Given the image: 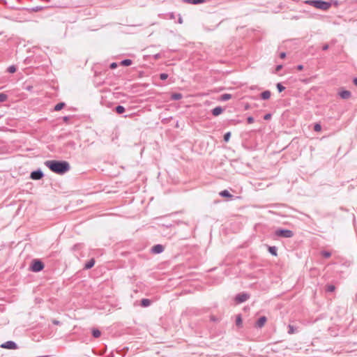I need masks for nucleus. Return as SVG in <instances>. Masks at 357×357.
I'll use <instances>...</instances> for the list:
<instances>
[{
  "label": "nucleus",
  "instance_id": "f257e3e1",
  "mask_svg": "<svg viewBox=\"0 0 357 357\" xmlns=\"http://www.w3.org/2000/svg\"><path fill=\"white\" fill-rule=\"evenodd\" d=\"M44 164L52 172L59 175L66 174L70 169L69 162L66 160H46Z\"/></svg>",
  "mask_w": 357,
  "mask_h": 357
},
{
  "label": "nucleus",
  "instance_id": "f03ea898",
  "mask_svg": "<svg viewBox=\"0 0 357 357\" xmlns=\"http://www.w3.org/2000/svg\"><path fill=\"white\" fill-rule=\"evenodd\" d=\"M306 3L310 6H314L316 8L322 10H327L331 6V2L325 1L323 0H308L306 1Z\"/></svg>",
  "mask_w": 357,
  "mask_h": 357
},
{
  "label": "nucleus",
  "instance_id": "7ed1b4c3",
  "mask_svg": "<svg viewBox=\"0 0 357 357\" xmlns=\"http://www.w3.org/2000/svg\"><path fill=\"white\" fill-rule=\"evenodd\" d=\"M44 263L38 259H33L30 266V271L34 273H38L44 268Z\"/></svg>",
  "mask_w": 357,
  "mask_h": 357
},
{
  "label": "nucleus",
  "instance_id": "20e7f679",
  "mask_svg": "<svg viewBox=\"0 0 357 357\" xmlns=\"http://www.w3.org/2000/svg\"><path fill=\"white\" fill-rule=\"evenodd\" d=\"M275 234L277 236L282 238H291L294 236V232L287 229H278Z\"/></svg>",
  "mask_w": 357,
  "mask_h": 357
},
{
  "label": "nucleus",
  "instance_id": "39448f33",
  "mask_svg": "<svg viewBox=\"0 0 357 357\" xmlns=\"http://www.w3.org/2000/svg\"><path fill=\"white\" fill-rule=\"evenodd\" d=\"M44 177V174L40 169H38L31 172L30 178L32 180H40Z\"/></svg>",
  "mask_w": 357,
  "mask_h": 357
},
{
  "label": "nucleus",
  "instance_id": "423d86ee",
  "mask_svg": "<svg viewBox=\"0 0 357 357\" xmlns=\"http://www.w3.org/2000/svg\"><path fill=\"white\" fill-rule=\"evenodd\" d=\"M250 298V294L248 293H240L236 295L235 301L237 303H242L246 301Z\"/></svg>",
  "mask_w": 357,
  "mask_h": 357
},
{
  "label": "nucleus",
  "instance_id": "0eeeda50",
  "mask_svg": "<svg viewBox=\"0 0 357 357\" xmlns=\"http://www.w3.org/2000/svg\"><path fill=\"white\" fill-rule=\"evenodd\" d=\"M1 348L7 349H16L18 348L17 344L11 340L7 341L1 345Z\"/></svg>",
  "mask_w": 357,
  "mask_h": 357
},
{
  "label": "nucleus",
  "instance_id": "6e6552de",
  "mask_svg": "<svg viewBox=\"0 0 357 357\" xmlns=\"http://www.w3.org/2000/svg\"><path fill=\"white\" fill-rule=\"evenodd\" d=\"M164 251V246L161 244H156L151 248V252L153 254H160Z\"/></svg>",
  "mask_w": 357,
  "mask_h": 357
},
{
  "label": "nucleus",
  "instance_id": "1a4fd4ad",
  "mask_svg": "<svg viewBox=\"0 0 357 357\" xmlns=\"http://www.w3.org/2000/svg\"><path fill=\"white\" fill-rule=\"evenodd\" d=\"M266 321H267V318L265 316H261L257 319V321L255 324V326L257 328H261L264 326Z\"/></svg>",
  "mask_w": 357,
  "mask_h": 357
},
{
  "label": "nucleus",
  "instance_id": "9d476101",
  "mask_svg": "<svg viewBox=\"0 0 357 357\" xmlns=\"http://www.w3.org/2000/svg\"><path fill=\"white\" fill-rule=\"evenodd\" d=\"M223 111L224 109L222 107L218 106L211 110V113L214 116H218L220 114H221L223 112Z\"/></svg>",
  "mask_w": 357,
  "mask_h": 357
},
{
  "label": "nucleus",
  "instance_id": "9b49d317",
  "mask_svg": "<svg viewBox=\"0 0 357 357\" xmlns=\"http://www.w3.org/2000/svg\"><path fill=\"white\" fill-rule=\"evenodd\" d=\"M339 96L341 97V98L346 100L351 97V93L349 91L342 90L339 93Z\"/></svg>",
  "mask_w": 357,
  "mask_h": 357
},
{
  "label": "nucleus",
  "instance_id": "f8f14e48",
  "mask_svg": "<svg viewBox=\"0 0 357 357\" xmlns=\"http://www.w3.org/2000/svg\"><path fill=\"white\" fill-rule=\"evenodd\" d=\"M183 1L188 4L198 5L204 3L206 0H183Z\"/></svg>",
  "mask_w": 357,
  "mask_h": 357
},
{
  "label": "nucleus",
  "instance_id": "ddd939ff",
  "mask_svg": "<svg viewBox=\"0 0 357 357\" xmlns=\"http://www.w3.org/2000/svg\"><path fill=\"white\" fill-rule=\"evenodd\" d=\"M151 304V301L148 298H142L140 301V305L143 307H147Z\"/></svg>",
  "mask_w": 357,
  "mask_h": 357
},
{
  "label": "nucleus",
  "instance_id": "4468645a",
  "mask_svg": "<svg viewBox=\"0 0 357 357\" xmlns=\"http://www.w3.org/2000/svg\"><path fill=\"white\" fill-rule=\"evenodd\" d=\"M271 95V91L268 90H266V91H263L262 93H261L260 97L262 100H268L270 98Z\"/></svg>",
  "mask_w": 357,
  "mask_h": 357
},
{
  "label": "nucleus",
  "instance_id": "2eb2a0df",
  "mask_svg": "<svg viewBox=\"0 0 357 357\" xmlns=\"http://www.w3.org/2000/svg\"><path fill=\"white\" fill-rule=\"evenodd\" d=\"M219 195H220V196H221L222 197L230 198V199L234 197L227 190H224L220 191Z\"/></svg>",
  "mask_w": 357,
  "mask_h": 357
},
{
  "label": "nucleus",
  "instance_id": "dca6fc26",
  "mask_svg": "<svg viewBox=\"0 0 357 357\" xmlns=\"http://www.w3.org/2000/svg\"><path fill=\"white\" fill-rule=\"evenodd\" d=\"M268 250L273 256L278 255V248L276 246H268Z\"/></svg>",
  "mask_w": 357,
  "mask_h": 357
},
{
  "label": "nucleus",
  "instance_id": "f3484780",
  "mask_svg": "<svg viewBox=\"0 0 357 357\" xmlns=\"http://www.w3.org/2000/svg\"><path fill=\"white\" fill-rule=\"evenodd\" d=\"M95 259L93 258L91 259L90 260H89L84 265V268L85 269H90L91 268L94 264H95Z\"/></svg>",
  "mask_w": 357,
  "mask_h": 357
},
{
  "label": "nucleus",
  "instance_id": "a211bd4d",
  "mask_svg": "<svg viewBox=\"0 0 357 357\" xmlns=\"http://www.w3.org/2000/svg\"><path fill=\"white\" fill-rule=\"evenodd\" d=\"M183 98V95L180 93H173L171 95V99L173 100H178Z\"/></svg>",
  "mask_w": 357,
  "mask_h": 357
},
{
  "label": "nucleus",
  "instance_id": "6ab92c4d",
  "mask_svg": "<svg viewBox=\"0 0 357 357\" xmlns=\"http://www.w3.org/2000/svg\"><path fill=\"white\" fill-rule=\"evenodd\" d=\"M114 111L118 114H122L123 113L125 112L126 111V109L122 105H117L116 107H115L114 108Z\"/></svg>",
  "mask_w": 357,
  "mask_h": 357
},
{
  "label": "nucleus",
  "instance_id": "aec40b11",
  "mask_svg": "<svg viewBox=\"0 0 357 357\" xmlns=\"http://www.w3.org/2000/svg\"><path fill=\"white\" fill-rule=\"evenodd\" d=\"M132 61L129 59H123L120 62V65L123 66H130V65H132Z\"/></svg>",
  "mask_w": 357,
  "mask_h": 357
},
{
  "label": "nucleus",
  "instance_id": "412c9836",
  "mask_svg": "<svg viewBox=\"0 0 357 357\" xmlns=\"http://www.w3.org/2000/svg\"><path fill=\"white\" fill-rule=\"evenodd\" d=\"M231 98V95L229 93H224L220 96V100L221 101H227Z\"/></svg>",
  "mask_w": 357,
  "mask_h": 357
},
{
  "label": "nucleus",
  "instance_id": "4be33fe9",
  "mask_svg": "<svg viewBox=\"0 0 357 357\" xmlns=\"http://www.w3.org/2000/svg\"><path fill=\"white\" fill-rule=\"evenodd\" d=\"M66 104L63 102H60L54 106V111H60L65 107Z\"/></svg>",
  "mask_w": 357,
  "mask_h": 357
},
{
  "label": "nucleus",
  "instance_id": "5701e85b",
  "mask_svg": "<svg viewBox=\"0 0 357 357\" xmlns=\"http://www.w3.org/2000/svg\"><path fill=\"white\" fill-rule=\"evenodd\" d=\"M100 335H101V333H100V331L98 329L93 328L92 330V335H93V337L98 338V337H99L100 336Z\"/></svg>",
  "mask_w": 357,
  "mask_h": 357
},
{
  "label": "nucleus",
  "instance_id": "b1692460",
  "mask_svg": "<svg viewBox=\"0 0 357 357\" xmlns=\"http://www.w3.org/2000/svg\"><path fill=\"white\" fill-rule=\"evenodd\" d=\"M7 71L9 73H14L17 71V68L14 65H12V66H10L8 68H7Z\"/></svg>",
  "mask_w": 357,
  "mask_h": 357
},
{
  "label": "nucleus",
  "instance_id": "393cba45",
  "mask_svg": "<svg viewBox=\"0 0 357 357\" xmlns=\"http://www.w3.org/2000/svg\"><path fill=\"white\" fill-rule=\"evenodd\" d=\"M236 324L237 326H241L242 324V317L241 314L237 315L236 319Z\"/></svg>",
  "mask_w": 357,
  "mask_h": 357
},
{
  "label": "nucleus",
  "instance_id": "a878e982",
  "mask_svg": "<svg viewBox=\"0 0 357 357\" xmlns=\"http://www.w3.org/2000/svg\"><path fill=\"white\" fill-rule=\"evenodd\" d=\"M321 255L324 258H329L331 256V253L329 251L326 250L321 251Z\"/></svg>",
  "mask_w": 357,
  "mask_h": 357
},
{
  "label": "nucleus",
  "instance_id": "bb28decb",
  "mask_svg": "<svg viewBox=\"0 0 357 357\" xmlns=\"http://www.w3.org/2000/svg\"><path fill=\"white\" fill-rule=\"evenodd\" d=\"M276 88L279 93L282 92L285 89V87L281 83H278L276 84Z\"/></svg>",
  "mask_w": 357,
  "mask_h": 357
},
{
  "label": "nucleus",
  "instance_id": "cd10ccee",
  "mask_svg": "<svg viewBox=\"0 0 357 357\" xmlns=\"http://www.w3.org/2000/svg\"><path fill=\"white\" fill-rule=\"evenodd\" d=\"M8 99V96L4 93H0V102H5Z\"/></svg>",
  "mask_w": 357,
  "mask_h": 357
},
{
  "label": "nucleus",
  "instance_id": "c85d7f7f",
  "mask_svg": "<svg viewBox=\"0 0 357 357\" xmlns=\"http://www.w3.org/2000/svg\"><path fill=\"white\" fill-rule=\"evenodd\" d=\"M314 130L315 132H320L321 130V126L320 123H317L314 125Z\"/></svg>",
  "mask_w": 357,
  "mask_h": 357
},
{
  "label": "nucleus",
  "instance_id": "c756f323",
  "mask_svg": "<svg viewBox=\"0 0 357 357\" xmlns=\"http://www.w3.org/2000/svg\"><path fill=\"white\" fill-rule=\"evenodd\" d=\"M230 137H231V132H226L225 135H224V137H223V139L225 142H229V139H230Z\"/></svg>",
  "mask_w": 357,
  "mask_h": 357
},
{
  "label": "nucleus",
  "instance_id": "7c9ffc66",
  "mask_svg": "<svg viewBox=\"0 0 357 357\" xmlns=\"http://www.w3.org/2000/svg\"><path fill=\"white\" fill-rule=\"evenodd\" d=\"M288 329H289V330H288V333H289V334H293V333H295V331H296V328H294V326H292V325H289V326H288Z\"/></svg>",
  "mask_w": 357,
  "mask_h": 357
},
{
  "label": "nucleus",
  "instance_id": "2f4dec72",
  "mask_svg": "<svg viewBox=\"0 0 357 357\" xmlns=\"http://www.w3.org/2000/svg\"><path fill=\"white\" fill-rule=\"evenodd\" d=\"M43 9V8L42 6H36V7L32 8L31 10L33 12H38V11L42 10Z\"/></svg>",
  "mask_w": 357,
  "mask_h": 357
},
{
  "label": "nucleus",
  "instance_id": "473e14b6",
  "mask_svg": "<svg viewBox=\"0 0 357 357\" xmlns=\"http://www.w3.org/2000/svg\"><path fill=\"white\" fill-rule=\"evenodd\" d=\"M167 77H168V75L167 73H163L160 74V79L161 80H165L167 79Z\"/></svg>",
  "mask_w": 357,
  "mask_h": 357
},
{
  "label": "nucleus",
  "instance_id": "72a5a7b5",
  "mask_svg": "<svg viewBox=\"0 0 357 357\" xmlns=\"http://www.w3.org/2000/svg\"><path fill=\"white\" fill-rule=\"evenodd\" d=\"M335 286L334 285H328L327 286V288H326V290L328 292H332L335 290Z\"/></svg>",
  "mask_w": 357,
  "mask_h": 357
},
{
  "label": "nucleus",
  "instance_id": "f704fd0d",
  "mask_svg": "<svg viewBox=\"0 0 357 357\" xmlns=\"http://www.w3.org/2000/svg\"><path fill=\"white\" fill-rule=\"evenodd\" d=\"M271 116H272V114L271 113L266 114L264 116V119L266 120V121L270 120L271 119Z\"/></svg>",
  "mask_w": 357,
  "mask_h": 357
},
{
  "label": "nucleus",
  "instance_id": "c9c22d12",
  "mask_svg": "<svg viewBox=\"0 0 357 357\" xmlns=\"http://www.w3.org/2000/svg\"><path fill=\"white\" fill-rule=\"evenodd\" d=\"M255 119L252 116H248L247 118V122L248 123L250 124V123H252L254 122Z\"/></svg>",
  "mask_w": 357,
  "mask_h": 357
},
{
  "label": "nucleus",
  "instance_id": "e433bc0d",
  "mask_svg": "<svg viewBox=\"0 0 357 357\" xmlns=\"http://www.w3.org/2000/svg\"><path fill=\"white\" fill-rule=\"evenodd\" d=\"M117 66H118V64L116 62H113V63H110V65H109V68L111 69H115Z\"/></svg>",
  "mask_w": 357,
  "mask_h": 357
},
{
  "label": "nucleus",
  "instance_id": "4c0bfd02",
  "mask_svg": "<svg viewBox=\"0 0 357 357\" xmlns=\"http://www.w3.org/2000/svg\"><path fill=\"white\" fill-rule=\"evenodd\" d=\"M282 65H278L276 67H275V73H278L279 72L282 68Z\"/></svg>",
  "mask_w": 357,
  "mask_h": 357
},
{
  "label": "nucleus",
  "instance_id": "58836bf2",
  "mask_svg": "<svg viewBox=\"0 0 357 357\" xmlns=\"http://www.w3.org/2000/svg\"><path fill=\"white\" fill-rule=\"evenodd\" d=\"M329 48V45L328 44H324L323 46H322V50L324 51H326V50H328Z\"/></svg>",
  "mask_w": 357,
  "mask_h": 357
},
{
  "label": "nucleus",
  "instance_id": "ea45409f",
  "mask_svg": "<svg viewBox=\"0 0 357 357\" xmlns=\"http://www.w3.org/2000/svg\"><path fill=\"white\" fill-rule=\"evenodd\" d=\"M69 120H70V116H65L63 117V121L66 123H68Z\"/></svg>",
  "mask_w": 357,
  "mask_h": 357
},
{
  "label": "nucleus",
  "instance_id": "a19ab883",
  "mask_svg": "<svg viewBox=\"0 0 357 357\" xmlns=\"http://www.w3.org/2000/svg\"><path fill=\"white\" fill-rule=\"evenodd\" d=\"M280 59H284L286 57V53L285 52H281L279 55Z\"/></svg>",
  "mask_w": 357,
  "mask_h": 357
},
{
  "label": "nucleus",
  "instance_id": "79ce46f5",
  "mask_svg": "<svg viewBox=\"0 0 357 357\" xmlns=\"http://www.w3.org/2000/svg\"><path fill=\"white\" fill-rule=\"evenodd\" d=\"M52 324L54 325H60L61 322L58 320L54 319V320H52Z\"/></svg>",
  "mask_w": 357,
  "mask_h": 357
},
{
  "label": "nucleus",
  "instance_id": "37998d69",
  "mask_svg": "<svg viewBox=\"0 0 357 357\" xmlns=\"http://www.w3.org/2000/svg\"><path fill=\"white\" fill-rule=\"evenodd\" d=\"M211 321H218V319L217 317H215V316H211Z\"/></svg>",
  "mask_w": 357,
  "mask_h": 357
},
{
  "label": "nucleus",
  "instance_id": "c03bdc74",
  "mask_svg": "<svg viewBox=\"0 0 357 357\" xmlns=\"http://www.w3.org/2000/svg\"><path fill=\"white\" fill-rule=\"evenodd\" d=\"M296 69H297L298 70H302L303 69V65H301V64L298 65V66H296Z\"/></svg>",
  "mask_w": 357,
  "mask_h": 357
},
{
  "label": "nucleus",
  "instance_id": "a18cd8bd",
  "mask_svg": "<svg viewBox=\"0 0 357 357\" xmlns=\"http://www.w3.org/2000/svg\"><path fill=\"white\" fill-rule=\"evenodd\" d=\"M160 56H161V55H160V54H159V53H158V54H155V55L153 56V57H154V59H160Z\"/></svg>",
  "mask_w": 357,
  "mask_h": 357
},
{
  "label": "nucleus",
  "instance_id": "49530a36",
  "mask_svg": "<svg viewBox=\"0 0 357 357\" xmlns=\"http://www.w3.org/2000/svg\"><path fill=\"white\" fill-rule=\"evenodd\" d=\"M178 22L179 24H182L183 23V18L182 17L179 15V17H178Z\"/></svg>",
  "mask_w": 357,
  "mask_h": 357
},
{
  "label": "nucleus",
  "instance_id": "de8ad7c7",
  "mask_svg": "<svg viewBox=\"0 0 357 357\" xmlns=\"http://www.w3.org/2000/svg\"><path fill=\"white\" fill-rule=\"evenodd\" d=\"M353 83L355 86H357V77L354 78Z\"/></svg>",
  "mask_w": 357,
  "mask_h": 357
},
{
  "label": "nucleus",
  "instance_id": "09e8293b",
  "mask_svg": "<svg viewBox=\"0 0 357 357\" xmlns=\"http://www.w3.org/2000/svg\"><path fill=\"white\" fill-rule=\"evenodd\" d=\"M170 17H171V18H174V13H171V15H170Z\"/></svg>",
  "mask_w": 357,
  "mask_h": 357
},
{
  "label": "nucleus",
  "instance_id": "8fccbe9b",
  "mask_svg": "<svg viewBox=\"0 0 357 357\" xmlns=\"http://www.w3.org/2000/svg\"><path fill=\"white\" fill-rule=\"evenodd\" d=\"M69 144L74 145V144H75V143H74V142H69Z\"/></svg>",
  "mask_w": 357,
  "mask_h": 357
}]
</instances>
